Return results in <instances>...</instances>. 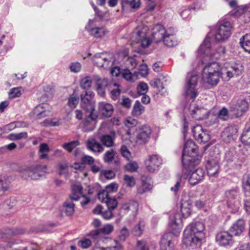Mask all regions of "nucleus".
<instances>
[{
	"label": "nucleus",
	"instance_id": "obj_16",
	"mask_svg": "<svg viewBox=\"0 0 250 250\" xmlns=\"http://www.w3.org/2000/svg\"><path fill=\"white\" fill-rule=\"evenodd\" d=\"M216 241L220 245L226 246L232 243V234L228 231H221L216 236Z\"/></svg>",
	"mask_w": 250,
	"mask_h": 250
},
{
	"label": "nucleus",
	"instance_id": "obj_17",
	"mask_svg": "<svg viewBox=\"0 0 250 250\" xmlns=\"http://www.w3.org/2000/svg\"><path fill=\"white\" fill-rule=\"evenodd\" d=\"M165 32L166 29L162 25L160 24L155 25L152 28V40L156 43L163 41L165 37Z\"/></svg>",
	"mask_w": 250,
	"mask_h": 250
},
{
	"label": "nucleus",
	"instance_id": "obj_42",
	"mask_svg": "<svg viewBox=\"0 0 250 250\" xmlns=\"http://www.w3.org/2000/svg\"><path fill=\"white\" fill-rule=\"evenodd\" d=\"M163 41L164 43L169 47L174 46L177 44L175 36H165Z\"/></svg>",
	"mask_w": 250,
	"mask_h": 250
},
{
	"label": "nucleus",
	"instance_id": "obj_3",
	"mask_svg": "<svg viewBox=\"0 0 250 250\" xmlns=\"http://www.w3.org/2000/svg\"><path fill=\"white\" fill-rule=\"evenodd\" d=\"M222 75L220 65L216 62H213L206 65L203 69L202 78L205 83L216 85Z\"/></svg>",
	"mask_w": 250,
	"mask_h": 250
},
{
	"label": "nucleus",
	"instance_id": "obj_22",
	"mask_svg": "<svg viewBox=\"0 0 250 250\" xmlns=\"http://www.w3.org/2000/svg\"><path fill=\"white\" fill-rule=\"evenodd\" d=\"M87 148L94 152L101 153L104 151L102 144L94 138H90L86 143Z\"/></svg>",
	"mask_w": 250,
	"mask_h": 250
},
{
	"label": "nucleus",
	"instance_id": "obj_39",
	"mask_svg": "<svg viewBox=\"0 0 250 250\" xmlns=\"http://www.w3.org/2000/svg\"><path fill=\"white\" fill-rule=\"evenodd\" d=\"M243 187L246 196H250V176L247 175L243 178Z\"/></svg>",
	"mask_w": 250,
	"mask_h": 250
},
{
	"label": "nucleus",
	"instance_id": "obj_24",
	"mask_svg": "<svg viewBox=\"0 0 250 250\" xmlns=\"http://www.w3.org/2000/svg\"><path fill=\"white\" fill-rule=\"evenodd\" d=\"M181 222V214L179 213H175L171 215L169 225L171 229L176 232H179L178 227Z\"/></svg>",
	"mask_w": 250,
	"mask_h": 250
},
{
	"label": "nucleus",
	"instance_id": "obj_57",
	"mask_svg": "<svg viewBox=\"0 0 250 250\" xmlns=\"http://www.w3.org/2000/svg\"><path fill=\"white\" fill-rule=\"evenodd\" d=\"M124 180L126 185L128 187H132L135 185V179L132 176L125 175L124 176Z\"/></svg>",
	"mask_w": 250,
	"mask_h": 250
},
{
	"label": "nucleus",
	"instance_id": "obj_19",
	"mask_svg": "<svg viewBox=\"0 0 250 250\" xmlns=\"http://www.w3.org/2000/svg\"><path fill=\"white\" fill-rule=\"evenodd\" d=\"M99 113L104 117H110L114 111L113 105L105 102H100L98 104Z\"/></svg>",
	"mask_w": 250,
	"mask_h": 250
},
{
	"label": "nucleus",
	"instance_id": "obj_43",
	"mask_svg": "<svg viewBox=\"0 0 250 250\" xmlns=\"http://www.w3.org/2000/svg\"><path fill=\"white\" fill-rule=\"evenodd\" d=\"M241 140L245 145L250 146V126L243 132Z\"/></svg>",
	"mask_w": 250,
	"mask_h": 250
},
{
	"label": "nucleus",
	"instance_id": "obj_45",
	"mask_svg": "<svg viewBox=\"0 0 250 250\" xmlns=\"http://www.w3.org/2000/svg\"><path fill=\"white\" fill-rule=\"evenodd\" d=\"M80 145L78 141H73L68 143H64L62 145V147L66 149L68 152H70L74 149L77 146Z\"/></svg>",
	"mask_w": 250,
	"mask_h": 250
},
{
	"label": "nucleus",
	"instance_id": "obj_13",
	"mask_svg": "<svg viewBox=\"0 0 250 250\" xmlns=\"http://www.w3.org/2000/svg\"><path fill=\"white\" fill-rule=\"evenodd\" d=\"M175 238L173 233L165 234L162 237L160 244L161 250H173Z\"/></svg>",
	"mask_w": 250,
	"mask_h": 250
},
{
	"label": "nucleus",
	"instance_id": "obj_11",
	"mask_svg": "<svg viewBox=\"0 0 250 250\" xmlns=\"http://www.w3.org/2000/svg\"><path fill=\"white\" fill-rule=\"evenodd\" d=\"M97 115L94 112L85 113V117L83 121L82 130L83 132L93 131L96 126Z\"/></svg>",
	"mask_w": 250,
	"mask_h": 250
},
{
	"label": "nucleus",
	"instance_id": "obj_58",
	"mask_svg": "<svg viewBox=\"0 0 250 250\" xmlns=\"http://www.w3.org/2000/svg\"><path fill=\"white\" fill-rule=\"evenodd\" d=\"M118 185L116 183H111L106 186L105 191L107 193L108 195L110 193L116 192L118 189Z\"/></svg>",
	"mask_w": 250,
	"mask_h": 250
},
{
	"label": "nucleus",
	"instance_id": "obj_35",
	"mask_svg": "<svg viewBox=\"0 0 250 250\" xmlns=\"http://www.w3.org/2000/svg\"><path fill=\"white\" fill-rule=\"evenodd\" d=\"M144 107L139 101H136L133 106L132 113L134 116H138L144 111Z\"/></svg>",
	"mask_w": 250,
	"mask_h": 250
},
{
	"label": "nucleus",
	"instance_id": "obj_54",
	"mask_svg": "<svg viewBox=\"0 0 250 250\" xmlns=\"http://www.w3.org/2000/svg\"><path fill=\"white\" fill-rule=\"evenodd\" d=\"M225 53V49L223 46L218 47L216 50L215 53L210 54L211 57L212 58L215 59H219Z\"/></svg>",
	"mask_w": 250,
	"mask_h": 250
},
{
	"label": "nucleus",
	"instance_id": "obj_53",
	"mask_svg": "<svg viewBox=\"0 0 250 250\" xmlns=\"http://www.w3.org/2000/svg\"><path fill=\"white\" fill-rule=\"evenodd\" d=\"M125 169L130 172H135L138 168V164L135 162H130L125 166Z\"/></svg>",
	"mask_w": 250,
	"mask_h": 250
},
{
	"label": "nucleus",
	"instance_id": "obj_40",
	"mask_svg": "<svg viewBox=\"0 0 250 250\" xmlns=\"http://www.w3.org/2000/svg\"><path fill=\"white\" fill-rule=\"evenodd\" d=\"M92 36L95 38H101L105 35V30L103 27H95L91 29L90 31Z\"/></svg>",
	"mask_w": 250,
	"mask_h": 250
},
{
	"label": "nucleus",
	"instance_id": "obj_44",
	"mask_svg": "<svg viewBox=\"0 0 250 250\" xmlns=\"http://www.w3.org/2000/svg\"><path fill=\"white\" fill-rule=\"evenodd\" d=\"M123 6L128 5L133 9L138 8L140 7V0H123Z\"/></svg>",
	"mask_w": 250,
	"mask_h": 250
},
{
	"label": "nucleus",
	"instance_id": "obj_23",
	"mask_svg": "<svg viewBox=\"0 0 250 250\" xmlns=\"http://www.w3.org/2000/svg\"><path fill=\"white\" fill-rule=\"evenodd\" d=\"M47 104H42L37 106L33 111L35 117L40 119L48 115L49 111L46 110Z\"/></svg>",
	"mask_w": 250,
	"mask_h": 250
},
{
	"label": "nucleus",
	"instance_id": "obj_34",
	"mask_svg": "<svg viewBox=\"0 0 250 250\" xmlns=\"http://www.w3.org/2000/svg\"><path fill=\"white\" fill-rule=\"evenodd\" d=\"M240 43L245 50L250 53V33L242 37Z\"/></svg>",
	"mask_w": 250,
	"mask_h": 250
},
{
	"label": "nucleus",
	"instance_id": "obj_30",
	"mask_svg": "<svg viewBox=\"0 0 250 250\" xmlns=\"http://www.w3.org/2000/svg\"><path fill=\"white\" fill-rule=\"evenodd\" d=\"M72 193L70 196V199L74 201L78 200L82 195V187L80 185H74L72 187Z\"/></svg>",
	"mask_w": 250,
	"mask_h": 250
},
{
	"label": "nucleus",
	"instance_id": "obj_48",
	"mask_svg": "<svg viewBox=\"0 0 250 250\" xmlns=\"http://www.w3.org/2000/svg\"><path fill=\"white\" fill-rule=\"evenodd\" d=\"M108 209L113 210L117 207L118 202L116 198H112L110 196L108 198H106L105 203Z\"/></svg>",
	"mask_w": 250,
	"mask_h": 250
},
{
	"label": "nucleus",
	"instance_id": "obj_64",
	"mask_svg": "<svg viewBox=\"0 0 250 250\" xmlns=\"http://www.w3.org/2000/svg\"><path fill=\"white\" fill-rule=\"evenodd\" d=\"M8 94L10 98L19 97L21 95L20 88H13L10 90Z\"/></svg>",
	"mask_w": 250,
	"mask_h": 250
},
{
	"label": "nucleus",
	"instance_id": "obj_50",
	"mask_svg": "<svg viewBox=\"0 0 250 250\" xmlns=\"http://www.w3.org/2000/svg\"><path fill=\"white\" fill-rule=\"evenodd\" d=\"M79 102V97L74 95H70L68 100V105L71 108H74L76 107Z\"/></svg>",
	"mask_w": 250,
	"mask_h": 250
},
{
	"label": "nucleus",
	"instance_id": "obj_63",
	"mask_svg": "<svg viewBox=\"0 0 250 250\" xmlns=\"http://www.w3.org/2000/svg\"><path fill=\"white\" fill-rule=\"evenodd\" d=\"M137 250H148V247L145 240H138L136 244Z\"/></svg>",
	"mask_w": 250,
	"mask_h": 250
},
{
	"label": "nucleus",
	"instance_id": "obj_2",
	"mask_svg": "<svg viewBox=\"0 0 250 250\" xmlns=\"http://www.w3.org/2000/svg\"><path fill=\"white\" fill-rule=\"evenodd\" d=\"M198 147L191 140H188L184 146L182 163L184 167L190 170L198 164Z\"/></svg>",
	"mask_w": 250,
	"mask_h": 250
},
{
	"label": "nucleus",
	"instance_id": "obj_15",
	"mask_svg": "<svg viewBox=\"0 0 250 250\" xmlns=\"http://www.w3.org/2000/svg\"><path fill=\"white\" fill-rule=\"evenodd\" d=\"M92 94H89L85 91L84 94L81 95V105L85 110V112H92L94 111V105L92 102Z\"/></svg>",
	"mask_w": 250,
	"mask_h": 250
},
{
	"label": "nucleus",
	"instance_id": "obj_27",
	"mask_svg": "<svg viewBox=\"0 0 250 250\" xmlns=\"http://www.w3.org/2000/svg\"><path fill=\"white\" fill-rule=\"evenodd\" d=\"M208 174L210 176H214L218 173L219 167L217 162L214 160H208L206 164Z\"/></svg>",
	"mask_w": 250,
	"mask_h": 250
},
{
	"label": "nucleus",
	"instance_id": "obj_26",
	"mask_svg": "<svg viewBox=\"0 0 250 250\" xmlns=\"http://www.w3.org/2000/svg\"><path fill=\"white\" fill-rule=\"evenodd\" d=\"M238 128L235 126H230L226 127L223 133V136L227 137L230 142L236 139L237 137Z\"/></svg>",
	"mask_w": 250,
	"mask_h": 250
},
{
	"label": "nucleus",
	"instance_id": "obj_51",
	"mask_svg": "<svg viewBox=\"0 0 250 250\" xmlns=\"http://www.w3.org/2000/svg\"><path fill=\"white\" fill-rule=\"evenodd\" d=\"M116 152L112 149L106 151L104 155V160L106 163L112 162L114 158Z\"/></svg>",
	"mask_w": 250,
	"mask_h": 250
},
{
	"label": "nucleus",
	"instance_id": "obj_36",
	"mask_svg": "<svg viewBox=\"0 0 250 250\" xmlns=\"http://www.w3.org/2000/svg\"><path fill=\"white\" fill-rule=\"evenodd\" d=\"M210 39L209 37H206L203 42L200 45V49L202 52L208 55L209 50L210 48Z\"/></svg>",
	"mask_w": 250,
	"mask_h": 250
},
{
	"label": "nucleus",
	"instance_id": "obj_9",
	"mask_svg": "<svg viewBox=\"0 0 250 250\" xmlns=\"http://www.w3.org/2000/svg\"><path fill=\"white\" fill-rule=\"evenodd\" d=\"M162 164V159L157 154L149 155L145 160L146 168L148 171L151 173L158 170Z\"/></svg>",
	"mask_w": 250,
	"mask_h": 250
},
{
	"label": "nucleus",
	"instance_id": "obj_46",
	"mask_svg": "<svg viewBox=\"0 0 250 250\" xmlns=\"http://www.w3.org/2000/svg\"><path fill=\"white\" fill-rule=\"evenodd\" d=\"M129 235V231L128 229L124 227L120 231L118 238L121 242H124Z\"/></svg>",
	"mask_w": 250,
	"mask_h": 250
},
{
	"label": "nucleus",
	"instance_id": "obj_10",
	"mask_svg": "<svg viewBox=\"0 0 250 250\" xmlns=\"http://www.w3.org/2000/svg\"><path fill=\"white\" fill-rule=\"evenodd\" d=\"M152 130L150 127L144 125L138 130L136 137L137 142L141 145L147 144L151 135Z\"/></svg>",
	"mask_w": 250,
	"mask_h": 250
},
{
	"label": "nucleus",
	"instance_id": "obj_20",
	"mask_svg": "<svg viewBox=\"0 0 250 250\" xmlns=\"http://www.w3.org/2000/svg\"><path fill=\"white\" fill-rule=\"evenodd\" d=\"M209 111L202 107L196 106L191 110V115L193 118L197 120L207 119L208 117Z\"/></svg>",
	"mask_w": 250,
	"mask_h": 250
},
{
	"label": "nucleus",
	"instance_id": "obj_52",
	"mask_svg": "<svg viewBox=\"0 0 250 250\" xmlns=\"http://www.w3.org/2000/svg\"><path fill=\"white\" fill-rule=\"evenodd\" d=\"M122 75L123 78L127 81H133L134 78L137 77V75L135 73L132 74L128 69H124Z\"/></svg>",
	"mask_w": 250,
	"mask_h": 250
},
{
	"label": "nucleus",
	"instance_id": "obj_31",
	"mask_svg": "<svg viewBox=\"0 0 250 250\" xmlns=\"http://www.w3.org/2000/svg\"><path fill=\"white\" fill-rule=\"evenodd\" d=\"M145 223L142 220H140L133 227L132 233L136 236H141L145 230Z\"/></svg>",
	"mask_w": 250,
	"mask_h": 250
},
{
	"label": "nucleus",
	"instance_id": "obj_61",
	"mask_svg": "<svg viewBox=\"0 0 250 250\" xmlns=\"http://www.w3.org/2000/svg\"><path fill=\"white\" fill-rule=\"evenodd\" d=\"M79 246L83 249H87L91 245V241L87 238H84L78 242Z\"/></svg>",
	"mask_w": 250,
	"mask_h": 250
},
{
	"label": "nucleus",
	"instance_id": "obj_7",
	"mask_svg": "<svg viewBox=\"0 0 250 250\" xmlns=\"http://www.w3.org/2000/svg\"><path fill=\"white\" fill-rule=\"evenodd\" d=\"M198 81V76L196 74L189 73L187 77L186 86V95L190 99H194L197 96V89L195 88Z\"/></svg>",
	"mask_w": 250,
	"mask_h": 250
},
{
	"label": "nucleus",
	"instance_id": "obj_59",
	"mask_svg": "<svg viewBox=\"0 0 250 250\" xmlns=\"http://www.w3.org/2000/svg\"><path fill=\"white\" fill-rule=\"evenodd\" d=\"M250 153L246 146H243L239 151V155L242 160H244L250 156Z\"/></svg>",
	"mask_w": 250,
	"mask_h": 250
},
{
	"label": "nucleus",
	"instance_id": "obj_41",
	"mask_svg": "<svg viewBox=\"0 0 250 250\" xmlns=\"http://www.w3.org/2000/svg\"><path fill=\"white\" fill-rule=\"evenodd\" d=\"M27 137V133L26 132L19 133H10L7 138L11 141L19 140L22 139H26Z\"/></svg>",
	"mask_w": 250,
	"mask_h": 250
},
{
	"label": "nucleus",
	"instance_id": "obj_60",
	"mask_svg": "<svg viewBox=\"0 0 250 250\" xmlns=\"http://www.w3.org/2000/svg\"><path fill=\"white\" fill-rule=\"evenodd\" d=\"M97 196L98 199L102 202L105 203L106 198H108L109 195L105 191L104 189L100 190L98 193Z\"/></svg>",
	"mask_w": 250,
	"mask_h": 250
},
{
	"label": "nucleus",
	"instance_id": "obj_62",
	"mask_svg": "<svg viewBox=\"0 0 250 250\" xmlns=\"http://www.w3.org/2000/svg\"><path fill=\"white\" fill-rule=\"evenodd\" d=\"M148 86L145 83H141L137 87L138 92L141 95L145 94L147 91Z\"/></svg>",
	"mask_w": 250,
	"mask_h": 250
},
{
	"label": "nucleus",
	"instance_id": "obj_33",
	"mask_svg": "<svg viewBox=\"0 0 250 250\" xmlns=\"http://www.w3.org/2000/svg\"><path fill=\"white\" fill-rule=\"evenodd\" d=\"M239 193V189L237 188H234L227 190L225 192V195L226 198L228 199V202H231L238 196Z\"/></svg>",
	"mask_w": 250,
	"mask_h": 250
},
{
	"label": "nucleus",
	"instance_id": "obj_55",
	"mask_svg": "<svg viewBox=\"0 0 250 250\" xmlns=\"http://www.w3.org/2000/svg\"><path fill=\"white\" fill-rule=\"evenodd\" d=\"M235 158V152L233 149H230L226 152L225 159L228 162H231L233 161Z\"/></svg>",
	"mask_w": 250,
	"mask_h": 250
},
{
	"label": "nucleus",
	"instance_id": "obj_32",
	"mask_svg": "<svg viewBox=\"0 0 250 250\" xmlns=\"http://www.w3.org/2000/svg\"><path fill=\"white\" fill-rule=\"evenodd\" d=\"M147 31L148 27L146 26L140 25L135 29L133 33V36L136 37L137 40L144 38L146 37Z\"/></svg>",
	"mask_w": 250,
	"mask_h": 250
},
{
	"label": "nucleus",
	"instance_id": "obj_37",
	"mask_svg": "<svg viewBox=\"0 0 250 250\" xmlns=\"http://www.w3.org/2000/svg\"><path fill=\"white\" fill-rule=\"evenodd\" d=\"M191 206L188 202H184L181 204V211L184 217H187L191 213Z\"/></svg>",
	"mask_w": 250,
	"mask_h": 250
},
{
	"label": "nucleus",
	"instance_id": "obj_12",
	"mask_svg": "<svg viewBox=\"0 0 250 250\" xmlns=\"http://www.w3.org/2000/svg\"><path fill=\"white\" fill-rule=\"evenodd\" d=\"M249 108L248 103L245 100H239L230 106V110L236 117L241 116Z\"/></svg>",
	"mask_w": 250,
	"mask_h": 250
},
{
	"label": "nucleus",
	"instance_id": "obj_18",
	"mask_svg": "<svg viewBox=\"0 0 250 250\" xmlns=\"http://www.w3.org/2000/svg\"><path fill=\"white\" fill-rule=\"evenodd\" d=\"M94 80L95 81L98 94L101 97H104L105 96V89L108 85V80L105 78H102L98 76H95Z\"/></svg>",
	"mask_w": 250,
	"mask_h": 250
},
{
	"label": "nucleus",
	"instance_id": "obj_6",
	"mask_svg": "<svg viewBox=\"0 0 250 250\" xmlns=\"http://www.w3.org/2000/svg\"><path fill=\"white\" fill-rule=\"evenodd\" d=\"M231 24L229 21L218 23L214 37L215 41L221 42L228 39L231 35Z\"/></svg>",
	"mask_w": 250,
	"mask_h": 250
},
{
	"label": "nucleus",
	"instance_id": "obj_8",
	"mask_svg": "<svg viewBox=\"0 0 250 250\" xmlns=\"http://www.w3.org/2000/svg\"><path fill=\"white\" fill-rule=\"evenodd\" d=\"M93 61L97 66L105 69L110 68L113 63L112 56L106 53L96 54L93 58Z\"/></svg>",
	"mask_w": 250,
	"mask_h": 250
},
{
	"label": "nucleus",
	"instance_id": "obj_56",
	"mask_svg": "<svg viewBox=\"0 0 250 250\" xmlns=\"http://www.w3.org/2000/svg\"><path fill=\"white\" fill-rule=\"evenodd\" d=\"M100 229L102 234H109L113 231L114 229V227L111 224H106Z\"/></svg>",
	"mask_w": 250,
	"mask_h": 250
},
{
	"label": "nucleus",
	"instance_id": "obj_28",
	"mask_svg": "<svg viewBox=\"0 0 250 250\" xmlns=\"http://www.w3.org/2000/svg\"><path fill=\"white\" fill-rule=\"evenodd\" d=\"M10 188V182L5 176H0V196L4 195Z\"/></svg>",
	"mask_w": 250,
	"mask_h": 250
},
{
	"label": "nucleus",
	"instance_id": "obj_4",
	"mask_svg": "<svg viewBox=\"0 0 250 250\" xmlns=\"http://www.w3.org/2000/svg\"><path fill=\"white\" fill-rule=\"evenodd\" d=\"M45 165H37L21 170V176L24 179L37 180L42 176V173L46 172Z\"/></svg>",
	"mask_w": 250,
	"mask_h": 250
},
{
	"label": "nucleus",
	"instance_id": "obj_29",
	"mask_svg": "<svg viewBox=\"0 0 250 250\" xmlns=\"http://www.w3.org/2000/svg\"><path fill=\"white\" fill-rule=\"evenodd\" d=\"M73 200L71 199L66 200L63 204L62 211L67 216L72 215L75 211V204L72 202Z\"/></svg>",
	"mask_w": 250,
	"mask_h": 250
},
{
	"label": "nucleus",
	"instance_id": "obj_25",
	"mask_svg": "<svg viewBox=\"0 0 250 250\" xmlns=\"http://www.w3.org/2000/svg\"><path fill=\"white\" fill-rule=\"evenodd\" d=\"M245 222L243 219H238L229 229L230 232L232 235L235 236L239 235L245 229Z\"/></svg>",
	"mask_w": 250,
	"mask_h": 250
},
{
	"label": "nucleus",
	"instance_id": "obj_14",
	"mask_svg": "<svg viewBox=\"0 0 250 250\" xmlns=\"http://www.w3.org/2000/svg\"><path fill=\"white\" fill-rule=\"evenodd\" d=\"M192 133L195 139L200 143H205L210 140V135L203 130L202 126L197 125L193 127Z\"/></svg>",
	"mask_w": 250,
	"mask_h": 250
},
{
	"label": "nucleus",
	"instance_id": "obj_38",
	"mask_svg": "<svg viewBox=\"0 0 250 250\" xmlns=\"http://www.w3.org/2000/svg\"><path fill=\"white\" fill-rule=\"evenodd\" d=\"M100 141L103 145L107 147H111L114 145V140L109 135H103L100 138Z\"/></svg>",
	"mask_w": 250,
	"mask_h": 250
},
{
	"label": "nucleus",
	"instance_id": "obj_21",
	"mask_svg": "<svg viewBox=\"0 0 250 250\" xmlns=\"http://www.w3.org/2000/svg\"><path fill=\"white\" fill-rule=\"evenodd\" d=\"M205 175L204 171L202 168H197L193 171L188 180L190 185L195 186L202 179Z\"/></svg>",
	"mask_w": 250,
	"mask_h": 250
},
{
	"label": "nucleus",
	"instance_id": "obj_1",
	"mask_svg": "<svg viewBox=\"0 0 250 250\" xmlns=\"http://www.w3.org/2000/svg\"><path fill=\"white\" fill-rule=\"evenodd\" d=\"M204 225L200 222L191 225L189 233L183 239V243L189 249H195L201 245V241L204 237Z\"/></svg>",
	"mask_w": 250,
	"mask_h": 250
},
{
	"label": "nucleus",
	"instance_id": "obj_47",
	"mask_svg": "<svg viewBox=\"0 0 250 250\" xmlns=\"http://www.w3.org/2000/svg\"><path fill=\"white\" fill-rule=\"evenodd\" d=\"M92 79L90 77H85L82 79L80 85L82 88L88 89L91 86Z\"/></svg>",
	"mask_w": 250,
	"mask_h": 250
},
{
	"label": "nucleus",
	"instance_id": "obj_49",
	"mask_svg": "<svg viewBox=\"0 0 250 250\" xmlns=\"http://www.w3.org/2000/svg\"><path fill=\"white\" fill-rule=\"evenodd\" d=\"M41 124L43 126H56L60 125L62 123L60 120L54 121L53 120L45 119Z\"/></svg>",
	"mask_w": 250,
	"mask_h": 250
},
{
	"label": "nucleus",
	"instance_id": "obj_5",
	"mask_svg": "<svg viewBox=\"0 0 250 250\" xmlns=\"http://www.w3.org/2000/svg\"><path fill=\"white\" fill-rule=\"evenodd\" d=\"M243 70V66L234 62H226L221 68L222 75H226L227 80L240 75Z\"/></svg>",
	"mask_w": 250,
	"mask_h": 250
}]
</instances>
